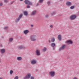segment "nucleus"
Listing matches in <instances>:
<instances>
[{
  "instance_id": "473e14b6",
  "label": "nucleus",
  "mask_w": 79,
  "mask_h": 79,
  "mask_svg": "<svg viewBox=\"0 0 79 79\" xmlns=\"http://www.w3.org/2000/svg\"><path fill=\"white\" fill-rule=\"evenodd\" d=\"M4 2H5V3H7L8 2V0H4Z\"/></svg>"
},
{
  "instance_id": "2eb2a0df",
  "label": "nucleus",
  "mask_w": 79,
  "mask_h": 79,
  "mask_svg": "<svg viewBox=\"0 0 79 79\" xmlns=\"http://www.w3.org/2000/svg\"><path fill=\"white\" fill-rule=\"evenodd\" d=\"M67 43H69L70 44H73V41L71 40H67L66 41Z\"/></svg>"
},
{
  "instance_id": "4be33fe9",
  "label": "nucleus",
  "mask_w": 79,
  "mask_h": 79,
  "mask_svg": "<svg viewBox=\"0 0 79 79\" xmlns=\"http://www.w3.org/2000/svg\"><path fill=\"white\" fill-rule=\"evenodd\" d=\"M47 48L44 47V48L43 49V50L44 52H45V51L47 50Z\"/></svg>"
},
{
  "instance_id": "20e7f679",
  "label": "nucleus",
  "mask_w": 79,
  "mask_h": 79,
  "mask_svg": "<svg viewBox=\"0 0 79 79\" xmlns=\"http://www.w3.org/2000/svg\"><path fill=\"white\" fill-rule=\"evenodd\" d=\"M31 75L30 73H28L27 74L26 76L23 77V79H29L31 77Z\"/></svg>"
},
{
  "instance_id": "393cba45",
  "label": "nucleus",
  "mask_w": 79,
  "mask_h": 79,
  "mask_svg": "<svg viewBox=\"0 0 79 79\" xmlns=\"http://www.w3.org/2000/svg\"><path fill=\"white\" fill-rule=\"evenodd\" d=\"M43 2H44V0H39V2L40 3H42Z\"/></svg>"
},
{
  "instance_id": "cd10ccee",
  "label": "nucleus",
  "mask_w": 79,
  "mask_h": 79,
  "mask_svg": "<svg viewBox=\"0 0 79 79\" xmlns=\"http://www.w3.org/2000/svg\"><path fill=\"white\" fill-rule=\"evenodd\" d=\"M46 18H48V15H46L45 16Z\"/></svg>"
},
{
  "instance_id": "37998d69",
  "label": "nucleus",
  "mask_w": 79,
  "mask_h": 79,
  "mask_svg": "<svg viewBox=\"0 0 79 79\" xmlns=\"http://www.w3.org/2000/svg\"><path fill=\"white\" fill-rule=\"evenodd\" d=\"M20 1H23V0H20Z\"/></svg>"
},
{
  "instance_id": "f3484780",
  "label": "nucleus",
  "mask_w": 79,
  "mask_h": 79,
  "mask_svg": "<svg viewBox=\"0 0 79 79\" xmlns=\"http://www.w3.org/2000/svg\"><path fill=\"white\" fill-rule=\"evenodd\" d=\"M17 60L18 61H20V60H22V57H21L18 56L17 58Z\"/></svg>"
},
{
  "instance_id": "0eeeda50",
  "label": "nucleus",
  "mask_w": 79,
  "mask_h": 79,
  "mask_svg": "<svg viewBox=\"0 0 79 79\" xmlns=\"http://www.w3.org/2000/svg\"><path fill=\"white\" fill-rule=\"evenodd\" d=\"M36 54L37 56H40V50L37 49L35 51Z\"/></svg>"
},
{
  "instance_id": "9d476101",
  "label": "nucleus",
  "mask_w": 79,
  "mask_h": 79,
  "mask_svg": "<svg viewBox=\"0 0 79 79\" xmlns=\"http://www.w3.org/2000/svg\"><path fill=\"white\" fill-rule=\"evenodd\" d=\"M37 62V60H32L31 61V63L32 64H35Z\"/></svg>"
},
{
  "instance_id": "423d86ee",
  "label": "nucleus",
  "mask_w": 79,
  "mask_h": 79,
  "mask_svg": "<svg viewBox=\"0 0 79 79\" xmlns=\"http://www.w3.org/2000/svg\"><path fill=\"white\" fill-rule=\"evenodd\" d=\"M77 16L75 15H72L70 17V19H71L72 20H74L76 18Z\"/></svg>"
},
{
  "instance_id": "1a4fd4ad",
  "label": "nucleus",
  "mask_w": 79,
  "mask_h": 79,
  "mask_svg": "<svg viewBox=\"0 0 79 79\" xmlns=\"http://www.w3.org/2000/svg\"><path fill=\"white\" fill-rule=\"evenodd\" d=\"M72 5V3L71 2L69 1H68L66 3V5L68 6H71Z\"/></svg>"
},
{
  "instance_id": "a19ab883",
  "label": "nucleus",
  "mask_w": 79,
  "mask_h": 79,
  "mask_svg": "<svg viewBox=\"0 0 79 79\" xmlns=\"http://www.w3.org/2000/svg\"><path fill=\"white\" fill-rule=\"evenodd\" d=\"M2 38H4V37H3V36H2Z\"/></svg>"
},
{
  "instance_id": "4468645a",
  "label": "nucleus",
  "mask_w": 79,
  "mask_h": 79,
  "mask_svg": "<svg viewBox=\"0 0 79 79\" xmlns=\"http://www.w3.org/2000/svg\"><path fill=\"white\" fill-rule=\"evenodd\" d=\"M5 52V50L4 49H1V53H4Z\"/></svg>"
},
{
  "instance_id": "c85d7f7f",
  "label": "nucleus",
  "mask_w": 79,
  "mask_h": 79,
  "mask_svg": "<svg viewBox=\"0 0 79 79\" xmlns=\"http://www.w3.org/2000/svg\"><path fill=\"white\" fill-rule=\"evenodd\" d=\"M14 79H18V77L16 76L14 78Z\"/></svg>"
},
{
  "instance_id": "412c9836",
  "label": "nucleus",
  "mask_w": 79,
  "mask_h": 79,
  "mask_svg": "<svg viewBox=\"0 0 79 79\" xmlns=\"http://www.w3.org/2000/svg\"><path fill=\"white\" fill-rule=\"evenodd\" d=\"M13 40V39L12 38H11L9 39V42H12V41Z\"/></svg>"
},
{
  "instance_id": "f257e3e1",
  "label": "nucleus",
  "mask_w": 79,
  "mask_h": 79,
  "mask_svg": "<svg viewBox=\"0 0 79 79\" xmlns=\"http://www.w3.org/2000/svg\"><path fill=\"white\" fill-rule=\"evenodd\" d=\"M31 41H35L36 40V36L35 35H31L30 38Z\"/></svg>"
},
{
  "instance_id": "ddd939ff",
  "label": "nucleus",
  "mask_w": 79,
  "mask_h": 79,
  "mask_svg": "<svg viewBox=\"0 0 79 79\" xmlns=\"http://www.w3.org/2000/svg\"><path fill=\"white\" fill-rule=\"evenodd\" d=\"M36 13H37V11L36 10H34L33 11L32 13L31 14V15H35V14H36Z\"/></svg>"
},
{
  "instance_id": "aec40b11",
  "label": "nucleus",
  "mask_w": 79,
  "mask_h": 79,
  "mask_svg": "<svg viewBox=\"0 0 79 79\" xmlns=\"http://www.w3.org/2000/svg\"><path fill=\"white\" fill-rule=\"evenodd\" d=\"M55 38L54 37L52 38L51 39V41L52 42H55Z\"/></svg>"
},
{
  "instance_id": "dca6fc26",
  "label": "nucleus",
  "mask_w": 79,
  "mask_h": 79,
  "mask_svg": "<svg viewBox=\"0 0 79 79\" xmlns=\"http://www.w3.org/2000/svg\"><path fill=\"white\" fill-rule=\"evenodd\" d=\"M23 14L25 16H27L28 15V13L27 11H24Z\"/></svg>"
},
{
  "instance_id": "bb28decb",
  "label": "nucleus",
  "mask_w": 79,
  "mask_h": 79,
  "mask_svg": "<svg viewBox=\"0 0 79 79\" xmlns=\"http://www.w3.org/2000/svg\"><path fill=\"white\" fill-rule=\"evenodd\" d=\"M31 8V6H29V5H27V8Z\"/></svg>"
},
{
  "instance_id": "c9c22d12",
  "label": "nucleus",
  "mask_w": 79,
  "mask_h": 79,
  "mask_svg": "<svg viewBox=\"0 0 79 79\" xmlns=\"http://www.w3.org/2000/svg\"><path fill=\"white\" fill-rule=\"evenodd\" d=\"M11 2V3H10V5H12V4H13V2Z\"/></svg>"
},
{
  "instance_id": "7ed1b4c3",
  "label": "nucleus",
  "mask_w": 79,
  "mask_h": 79,
  "mask_svg": "<svg viewBox=\"0 0 79 79\" xmlns=\"http://www.w3.org/2000/svg\"><path fill=\"white\" fill-rule=\"evenodd\" d=\"M23 14L21 13L20 14L19 16V17H18V18L16 20H15V23H18L19 22V20L21 19V18L23 16Z\"/></svg>"
},
{
  "instance_id": "72a5a7b5",
  "label": "nucleus",
  "mask_w": 79,
  "mask_h": 79,
  "mask_svg": "<svg viewBox=\"0 0 79 79\" xmlns=\"http://www.w3.org/2000/svg\"><path fill=\"white\" fill-rule=\"evenodd\" d=\"M30 79H34V77H31Z\"/></svg>"
},
{
  "instance_id": "f704fd0d",
  "label": "nucleus",
  "mask_w": 79,
  "mask_h": 79,
  "mask_svg": "<svg viewBox=\"0 0 79 79\" xmlns=\"http://www.w3.org/2000/svg\"><path fill=\"white\" fill-rule=\"evenodd\" d=\"M50 27H51V28H52L53 27V25H50Z\"/></svg>"
},
{
  "instance_id": "a18cd8bd",
  "label": "nucleus",
  "mask_w": 79,
  "mask_h": 79,
  "mask_svg": "<svg viewBox=\"0 0 79 79\" xmlns=\"http://www.w3.org/2000/svg\"><path fill=\"white\" fill-rule=\"evenodd\" d=\"M53 50H54V49H55V48H53Z\"/></svg>"
},
{
  "instance_id": "39448f33",
  "label": "nucleus",
  "mask_w": 79,
  "mask_h": 79,
  "mask_svg": "<svg viewBox=\"0 0 79 79\" xmlns=\"http://www.w3.org/2000/svg\"><path fill=\"white\" fill-rule=\"evenodd\" d=\"M55 73L54 71H51L49 73V75L50 76H51V77H54L55 76Z\"/></svg>"
},
{
  "instance_id": "58836bf2",
  "label": "nucleus",
  "mask_w": 79,
  "mask_h": 79,
  "mask_svg": "<svg viewBox=\"0 0 79 79\" xmlns=\"http://www.w3.org/2000/svg\"><path fill=\"white\" fill-rule=\"evenodd\" d=\"M48 42H49V43H50V40H49L48 41Z\"/></svg>"
},
{
  "instance_id": "4c0bfd02",
  "label": "nucleus",
  "mask_w": 79,
  "mask_h": 79,
  "mask_svg": "<svg viewBox=\"0 0 79 79\" xmlns=\"http://www.w3.org/2000/svg\"><path fill=\"white\" fill-rule=\"evenodd\" d=\"M31 27H33L34 26V25H31Z\"/></svg>"
},
{
  "instance_id": "c03bdc74",
  "label": "nucleus",
  "mask_w": 79,
  "mask_h": 79,
  "mask_svg": "<svg viewBox=\"0 0 79 79\" xmlns=\"http://www.w3.org/2000/svg\"><path fill=\"white\" fill-rule=\"evenodd\" d=\"M0 79H2V78H0Z\"/></svg>"
},
{
  "instance_id": "6ab92c4d",
  "label": "nucleus",
  "mask_w": 79,
  "mask_h": 79,
  "mask_svg": "<svg viewBox=\"0 0 79 79\" xmlns=\"http://www.w3.org/2000/svg\"><path fill=\"white\" fill-rule=\"evenodd\" d=\"M51 46L52 47H54L55 46V43H52L51 44Z\"/></svg>"
},
{
  "instance_id": "2f4dec72",
  "label": "nucleus",
  "mask_w": 79,
  "mask_h": 79,
  "mask_svg": "<svg viewBox=\"0 0 79 79\" xmlns=\"http://www.w3.org/2000/svg\"><path fill=\"white\" fill-rule=\"evenodd\" d=\"M2 5H3V3H2V2H0V6H2Z\"/></svg>"
},
{
  "instance_id": "5701e85b",
  "label": "nucleus",
  "mask_w": 79,
  "mask_h": 79,
  "mask_svg": "<svg viewBox=\"0 0 79 79\" xmlns=\"http://www.w3.org/2000/svg\"><path fill=\"white\" fill-rule=\"evenodd\" d=\"M75 7L74 6H72L70 7V9L72 10L73 8H74Z\"/></svg>"
},
{
  "instance_id": "9b49d317",
  "label": "nucleus",
  "mask_w": 79,
  "mask_h": 79,
  "mask_svg": "<svg viewBox=\"0 0 79 79\" xmlns=\"http://www.w3.org/2000/svg\"><path fill=\"white\" fill-rule=\"evenodd\" d=\"M25 48V47L24 46H19L18 47V48L19 49H22V48Z\"/></svg>"
},
{
  "instance_id": "79ce46f5",
  "label": "nucleus",
  "mask_w": 79,
  "mask_h": 79,
  "mask_svg": "<svg viewBox=\"0 0 79 79\" xmlns=\"http://www.w3.org/2000/svg\"><path fill=\"white\" fill-rule=\"evenodd\" d=\"M60 1H61H61H63V0H60Z\"/></svg>"
},
{
  "instance_id": "6e6552de",
  "label": "nucleus",
  "mask_w": 79,
  "mask_h": 79,
  "mask_svg": "<svg viewBox=\"0 0 79 79\" xmlns=\"http://www.w3.org/2000/svg\"><path fill=\"white\" fill-rule=\"evenodd\" d=\"M65 45H64L62 46L59 48V51H61L63 50H64V48H65Z\"/></svg>"
},
{
  "instance_id": "f8f14e48",
  "label": "nucleus",
  "mask_w": 79,
  "mask_h": 79,
  "mask_svg": "<svg viewBox=\"0 0 79 79\" xmlns=\"http://www.w3.org/2000/svg\"><path fill=\"white\" fill-rule=\"evenodd\" d=\"M58 40H59L60 41H61V35H58Z\"/></svg>"
},
{
  "instance_id": "a878e982",
  "label": "nucleus",
  "mask_w": 79,
  "mask_h": 79,
  "mask_svg": "<svg viewBox=\"0 0 79 79\" xmlns=\"http://www.w3.org/2000/svg\"><path fill=\"white\" fill-rule=\"evenodd\" d=\"M55 12H53L51 14V15H55Z\"/></svg>"
},
{
  "instance_id": "c756f323",
  "label": "nucleus",
  "mask_w": 79,
  "mask_h": 79,
  "mask_svg": "<svg viewBox=\"0 0 79 79\" xmlns=\"http://www.w3.org/2000/svg\"><path fill=\"white\" fill-rule=\"evenodd\" d=\"M50 1H48V5H50Z\"/></svg>"
},
{
  "instance_id": "e433bc0d",
  "label": "nucleus",
  "mask_w": 79,
  "mask_h": 79,
  "mask_svg": "<svg viewBox=\"0 0 79 79\" xmlns=\"http://www.w3.org/2000/svg\"><path fill=\"white\" fill-rule=\"evenodd\" d=\"M73 79H77V78L76 77H74Z\"/></svg>"
},
{
  "instance_id": "a211bd4d",
  "label": "nucleus",
  "mask_w": 79,
  "mask_h": 79,
  "mask_svg": "<svg viewBox=\"0 0 79 79\" xmlns=\"http://www.w3.org/2000/svg\"><path fill=\"white\" fill-rule=\"evenodd\" d=\"M23 32L25 34H27L28 32H29V30H24Z\"/></svg>"
},
{
  "instance_id": "f03ea898",
  "label": "nucleus",
  "mask_w": 79,
  "mask_h": 79,
  "mask_svg": "<svg viewBox=\"0 0 79 79\" xmlns=\"http://www.w3.org/2000/svg\"><path fill=\"white\" fill-rule=\"evenodd\" d=\"M24 3L25 4L31 6L32 5V2L28 0H25L24 1Z\"/></svg>"
},
{
  "instance_id": "7c9ffc66",
  "label": "nucleus",
  "mask_w": 79,
  "mask_h": 79,
  "mask_svg": "<svg viewBox=\"0 0 79 79\" xmlns=\"http://www.w3.org/2000/svg\"><path fill=\"white\" fill-rule=\"evenodd\" d=\"M8 27H5L4 28V29H5L6 30V29H8Z\"/></svg>"
},
{
  "instance_id": "b1692460",
  "label": "nucleus",
  "mask_w": 79,
  "mask_h": 79,
  "mask_svg": "<svg viewBox=\"0 0 79 79\" xmlns=\"http://www.w3.org/2000/svg\"><path fill=\"white\" fill-rule=\"evenodd\" d=\"M13 70H10V74H11H11H13Z\"/></svg>"
},
{
  "instance_id": "ea45409f",
  "label": "nucleus",
  "mask_w": 79,
  "mask_h": 79,
  "mask_svg": "<svg viewBox=\"0 0 79 79\" xmlns=\"http://www.w3.org/2000/svg\"><path fill=\"white\" fill-rule=\"evenodd\" d=\"M38 5H39V4H37L36 6H38Z\"/></svg>"
},
{
  "instance_id": "49530a36",
  "label": "nucleus",
  "mask_w": 79,
  "mask_h": 79,
  "mask_svg": "<svg viewBox=\"0 0 79 79\" xmlns=\"http://www.w3.org/2000/svg\"><path fill=\"white\" fill-rule=\"evenodd\" d=\"M68 45H69V44H68Z\"/></svg>"
}]
</instances>
